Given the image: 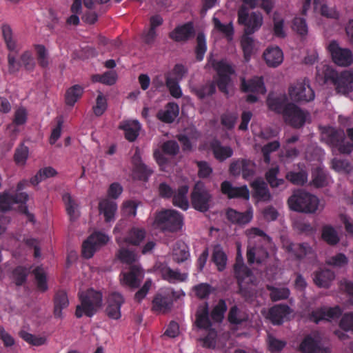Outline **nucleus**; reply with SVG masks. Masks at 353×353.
<instances>
[{
	"mask_svg": "<svg viewBox=\"0 0 353 353\" xmlns=\"http://www.w3.org/2000/svg\"><path fill=\"white\" fill-rule=\"evenodd\" d=\"M285 97L269 96L267 103L269 108L283 114L284 121L294 128H300L310 119V113L292 103H285Z\"/></svg>",
	"mask_w": 353,
	"mask_h": 353,
	"instance_id": "obj_1",
	"label": "nucleus"
},
{
	"mask_svg": "<svg viewBox=\"0 0 353 353\" xmlns=\"http://www.w3.org/2000/svg\"><path fill=\"white\" fill-rule=\"evenodd\" d=\"M288 205L293 211L306 214L321 211L325 207L316 196L303 190H294L288 199Z\"/></svg>",
	"mask_w": 353,
	"mask_h": 353,
	"instance_id": "obj_2",
	"label": "nucleus"
},
{
	"mask_svg": "<svg viewBox=\"0 0 353 353\" xmlns=\"http://www.w3.org/2000/svg\"><path fill=\"white\" fill-rule=\"evenodd\" d=\"M102 294L100 292L90 289L79 293L81 304L77 306L75 315L80 318L83 314L92 316L102 306Z\"/></svg>",
	"mask_w": 353,
	"mask_h": 353,
	"instance_id": "obj_3",
	"label": "nucleus"
},
{
	"mask_svg": "<svg viewBox=\"0 0 353 353\" xmlns=\"http://www.w3.org/2000/svg\"><path fill=\"white\" fill-rule=\"evenodd\" d=\"M154 223L163 230L176 232L182 228L183 217L174 210H164L157 213Z\"/></svg>",
	"mask_w": 353,
	"mask_h": 353,
	"instance_id": "obj_4",
	"label": "nucleus"
},
{
	"mask_svg": "<svg viewBox=\"0 0 353 353\" xmlns=\"http://www.w3.org/2000/svg\"><path fill=\"white\" fill-rule=\"evenodd\" d=\"M212 195L202 182H197L191 192L190 199L192 207L200 212H206L212 202Z\"/></svg>",
	"mask_w": 353,
	"mask_h": 353,
	"instance_id": "obj_5",
	"label": "nucleus"
},
{
	"mask_svg": "<svg viewBox=\"0 0 353 353\" xmlns=\"http://www.w3.org/2000/svg\"><path fill=\"white\" fill-rule=\"evenodd\" d=\"M208 65H211L217 72L219 79L217 85L219 89L225 94L228 95L231 85L230 75L234 72L232 67L225 60L215 61L210 59Z\"/></svg>",
	"mask_w": 353,
	"mask_h": 353,
	"instance_id": "obj_6",
	"label": "nucleus"
},
{
	"mask_svg": "<svg viewBox=\"0 0 353 353\" xmlns=\"http://www.w3.org/2000/svg\"><path fill=\"white\" fill-rule=\"evenodd\" d=\"M288 94L292 101L297 103H307L314 100V92L307 79L297 81L288 90Z\"/></svg>",
	"mask_w": 353,
	"mask_h": 353,
	"instance_id": "obj_7",
	"label": "nucleus"
},
{
	"mask_svg": "<svg viewBox=\"0 0 353 353\" xmlns=\"http://www.w3.org/2000/svg\"><path fill=\"white\" fill-rule=\"evenodd\" d=\"M238 21L245 26V34H251L259 30L263 23V17L259 12L248 13L245 6H241L238 11Z\"/></svg>",
	"mask_w": 353,
	"mask_h": 353,
	"instance_id": "obj_8",
	"label": "nucleus"
},
{
	"mask_svg": "<svg viewBox=\"0 0 353 353\" xmlns=\"http://www.w3.org/2000/svg\"><path fill=\"white\" fill-rule=\"evenodd\" d=\"M17 54H8V72L11 74L19 71L21 66L27 71H33L36 67V60L32 52L29 50L23 51L17 59Z\"/></svg>",
	"mask_w": 353,
	"mask_h": 353,
	"instance_id": "obj_9",
	"label": "nucleus"
},
{
	"mask_svg": "<svg viewBox=\"0 0 353 353\" xmlns=\"http://www.w3.org/2000/svg\"><path fill=\"white\" fill-rule=\"evenodd\" d=\"M28 183V182L26 180L20 181L17 184V192L14 194L9 192L0 193V211L9 210L14 203H25L28 199V195L21 191L27 186Z\"/></svg>",
	"mask_w": 353,
	"mask_h": 353,
	"instance_id": "obj_10",
	"label": "nucleus"
},
{
	"mask_svg": "<svg viewBox=\"0 0 353 353\" xmlns=\"http://www.w3.org/2000/svg\"><path fill=\"white\" fill-rule=\"evenodd\" d=\"M327 80L331 79L335 86L336 91L341 94H347L353 90V73L344 71L340 74L331 71L326 74Z\"/></svg>",
	"mask_w": 353,
	"mask_h": 353,
	"instance_id": "obj_11",
	"label": "nucleus"
},
{
	"mask_svg": "<svg viewBox=\"0 0 353 353\" xmlns=\"http://www.w3.org/2000/svg\"><path fill=\"white\" fill-rule=\"evenodd\" d=\"M333 61L339 66L346 67L353 62L350 50L340 47L336 41H331L327 46Z\"/></svg>",
	"mask_w": 353,
	"mask_h": 353,
	"instance_id": "obj_12",
	"label": "nucleus"
},
{
	"mask_svg": "<svg viewBox=\"0 0 353 353\" xmlns=\"http://www.w3.org/2000/svg\"><path fill=\"white\" fill-rule=\"evenodd\" d=\"M110 238L101 232H94L92 234L82 245V254L87 259L91 258L94 253L101 246L105 245Z\"/></svg>",
	"mask_w": 353,
	"mask_h": 353,
	"instance_id": "obj_13",
	"label": "nucleus"
},
{
	"mask_svg": "<svg viewBox=\"0 0 353 353\" xmlns=\"http://www.w3.org/2000/svg\"><path fill=\"white\" fill-rule=\"evenodd\" d=\"M241 90L245 92H251L247 97V101L250 103L256 102L258 100L257 94H264L266 89L261 77H255L248 81L244 78L241 79Z\"/></svg>",
	"mask_w": 353,
	"mask_h": 353,
	"instance_id": "obj_14",
	"label": "nucleus"
},
{
	"mask_svg": "<svg viewBox=\"0 0 353 353\" xmlns=\"http://www.w3.org/2000/svg\"><path fill=\"white\" fill-rule=\"evenodd\" d=\"M144 278V270L139 265H134L127 272H122L120 281L122 285L134 289L140 286Z\"/></svg>",
	"mask_w": 353,
	"mask_h": 353,
	"instance_id": "obj_15",
	"label": "nucleus"
},
{
	"mask_svg": "<svg viewBox=\"0 0 353 353\" xmlns=\"http://www.w3.org/2000/svg\"><path fill=\"white\" fill-rule=\"evenodd\" d=\"M342 314V310L339 306L334 307H322L314 310L310 315V320L318 323L325 320L330 321L338 319Z\"/></svg>",
	"mask_w": 353,
	"mask_h": 353,
	"instance_id": "obj_16",
	"label": "nucleus"
},
{
	"mask_svg": "<svg viewBox=\"0 0 353 353\" xmlns=\"http://www.w3.org/2000/svg\"><path fill=\"white\" fill-rule=\"evenodd\" d=\"M146 232L143 228L132 227L124 238L116 237V242L119 246L128 243L134 246H139L145 239Z\"/></svg>",
	"mask_w": 353,
	"mask_h": 353,
	"instance_id": "obj_17",
	"label": "nucleus"
},
{
	"mask_svg": "<svg viewBox=\"0 0 353 353\" xmlns=\"http://www.w3.org/2000/svg\"><path fill=\"white\" fill-rule=\"evenodd\" d=\"M221 192L229 199H243L248 200L250 192L246 185L234 186L230 181H225L221 185Z\"/></svg>",
	"mask_w": 353,
	"mask_h": 353,
	"instance_id": "obj_18",
	"label": "nucleus"
},
{
	"mask_svg": "<svg viewBox=\"0 0 353 353\" xmlns=\"http://www.w3.org/2000/svg\"><path fill=\"white\" fill-rule=\"evenodd\" d=\"M124 303L122 295L118 292H113L109 295L108 305L105 310L107 315L112 319H120L121 306Z\"/></svg>",
	"mask_w": 353,
	"mask_h": 353,
	"instance_id": "obj_19",
	"label": "nucleus"
},
{
	"mask_svg": "<svg viewBox=\"0 0 353 353\" xmlns=\"http://www.w3.org/2000/svg\"><path fill=\"white\" fill-rule=\"evenodd\" d=\"M157 270L164 280L172 283L185 281L188 276V273H181L178 270H173L165 264L158 265Z\"/></svg>",
	"mask_w": 353,
	"mask_h": 353,
	"instance_id": "obj_20",
	"label": "nucleus"
},
{
	"mask_svg": "<svg viewBox=\"0 0 353 353\" xmlns=\"http://www.w3.org/2000/svg\"><path fill=\"white\" fill-rule=\"evenodd\" d=\"M1 34L8 54H18L20 51V46L14 35L12 28L7 23H3L1 26Z\"/></svg>",
	"mask_w": 353,
	"mask_h": 353,
	"instance_id": "obj_21",
	"label": "nucleus"
},
{
	"mask_svg": "<svg viewBox=\"0 0 353 353\" xmlns=\"http://www.w3.org/2000/svg\"><path fill=\"white\" fill-rule=\"evenodd\" d=\"M263 57L270 68H276L283 61V53L278 46L268 47L263 53Z\"/></svg>",
	"mask_w": 353,
	"mask_h": 353,
	"instance_id": "obj_22",
	"label": "nucleus"
},
{
	"mask_svg": "<svg viewBox=\"0 0 353 353\" xmlns=\"http://www.w3.org/2000/svg\"><path fill=\"white\" fill-rule=\"evenodd\" d=\"M321 139L326 143L330 147L340 142L341 140L345 137V133L343 130H336L332 127H321Z\"/></svg>",
	"mask_w": 353,
	"mask_h": 353,
	"instance_id": "obj_23",
	"label": "nucleus"
},
{
	"mask_svg": "<svg viewBox=\"0 0 353 353\" xmlns=\"http://www.w3.org/2000/svg\"><path fill=\"white\" fill-rule=\"evenodd\" d=\"M300 350L303 353H331L328 347H323L319 345L318 338L307 336L300 345Z\"/></svg>",
	"mask_w": 353,
	"mask_h": 353,
	"instance_id": "obj_24",
	"label": "nucleus"
},
{
	"mask_svg": "<svg viewBox=\"0 0 353 353\" xmlns=\"http://www.w3.org/2000/svg\"><path fill=\"white\" fill-rule=\"evenodd\" d=\"M288 250L294 253L298 259L307 258L308 259H316V253L313 248L306 243L292 244L288 248Z\"/></svg>",
	"mask_w": 353,
	"mask_h": 353,
	"instance_id": "obj_25",
	"label": "nucleus"
},
{
	"mask_svg": "<svg viewBox=\"0 0 353 353\" xmlns=\"http://www.w3.org/2000/svg\"><path fill=\"white\" fill-rule=\"evenodd\" d=\"M269 256L265 249L260 245H249L247 250V259L250 263H263Z\"/></svg>",
	"mask_w": 353,
	"mask_h": 353,
	"instance_id": "obj_26",
	"label": "nucleus"
},
{
	"mask_svg": "<svg viewBox=\"0 0 353 353\" xmlns=\"http://www.w3.org/2000/svg\"><path fill=\"white\" fill-rule=\"evenodd\" d=\"M99 210L100 214L103 216L105 222H112L115 219L117 205L113 201L103 199L99 203Z\"/></svg>",
	"mask_w": 353,
	"mask_h": 353,
	"instance_id": "obj_27",
	"label": "nucleus"
},
{
	"mask_svg": "<svg viewBox=\"0 0 353 353\" xmlns=\"http://www.w3.org/2000/svg\"><path fill=\"white\" fill-rule=\"evenodd\" d=\"M227 219L232 223L244 225L248 223L253 217V211L251 208L245 212H240L230 208L226 211Z\"/></svg>",
	"mask_w": 353,
	"mask_h": 353,
	"instance_id": "obj_28",
	"label": "nucleus"
},
{
	"mask_svg": "<svg viewBox=\"0 0 353 353\" xmlns=\"http://www.w3.org/2000/svg\"><path fill=\"white\" fill-rule=\"evenodd\" d=\"M179 112V105L174 103H168L163 110H161L157 113V117L164 123H172L178 117Z\"/></svg>",
	"mask_w": 353,
	"mask_h": 353,
	"instance_id": "obj_29",
	"label": "nucleus"
},
{
	"mask_svg": "<svg viewBox=\"0 0 353 353\" xmlns=\"http://www.w3.org/2000/svg\"><path fill=\"white\" fill-rule=\"evenodd\" d=\"M195 325L202 329H208L211 326V322L209 319V310L207 303L200 305L195 314Z\"/></svg>",
	"mask_w": 353,
	"mask_h": 353,
	"instance_id": "obj_30",
	"label": "nucleus"
},
{
	"mask_svg": "<svg viewBox=\"0 0 353 353\" xmlns=\"http://www.w3.org/2000/svg\"><path fill=\"white\" fill-rule=\"evenodd\" d=\"M243 266L244 268H241V266L237 268L236 264H234V269L236 276L239 281L240 291L243 296H246L245 290L243 287V283H248L249 282H252V274L251 271L244 264V263H243Z\"/></svg>",
	"mask_w": 353,
	"mask_h": 353,
	"instance_id": "obj_31",
	"label": "nucleus"
},
{
	"mask_svg": "<svg viewBox=\"0 0 353 353\" xmlns=\"http://www.w3.org/2000/svg\"><path fill=\"white\" fill-rule=\"evenodd\" d=\"M119 128L125 131V137L129 141H134L141 130L140 123L137 120L124 121Z\"/></svg>",
	"mask_w": 353,
	"mask_h": 353,
	"instance_id": "obj_32",
	"label": "nucleus"
},
{
	"mask_svg": "<svg viewBox=\"0 0 353 353\" xmlns=\"http://www.w3.org/2000/svg\"><path fill=\"white\" fill-rule=\"evenodd\" d=\"M193 32L192 24L186 23L176 27L170 33V37L176 41H185L192 36Z\"/></svg>",
	"mask_w": 353,
	"mask_h": 353,
	"instance_id": "obj_33",
	"label": "nucleus"
},
{
	"mask_svg": "<svg viewBox=\"0 0 353 353\" xmlns=\"http://www.w3.org/2000/svg\"><path fill=\"white\" fill-rule=\"evenodd\" d=\"M290 308L287 305H279L272 307L269 311V319L272 323L281 324L283 319L290 314Z\"/></svg>",
	"mask_w": 353,
	"mask_h": 353,
	"instance_id": "obj_34",
	"label": "nucleus"
},
{
	"mask_svg": "<svg viewBox=\"0 0 353 353\" xmlns=\"http://www.w3.org/2000/svg\"><path fill=\"white\" fill-rule=\"evenodd\" d=\"M210 145L214 157L220 161H225L233 154V150L230 147L222 145L219 141H213Z\"/></svg>",
	"mask_w": 353,
	"mask_h": 353,
	"instance_id": "obj_35",
	"label": "nucleus"
},
{
	"mask_svg": "<svg viewBox=\"0 0 353 353\" xmlns=\"http://www.w3.org/2000/svg\"><path fill=\"white\" fill-rule=\"evenodd\" d=\"M334 279V274L330 270H322L315 272L314 275V283L320 288H328Z\"/></svg>",
	"mask_w": 353,
	"mask_h": 353,
	"instance_id": "obj_36",
	"label": "nucleus"
},
{
	"mask_svg": "<svg viewBox=\"0 0 353 353\" xmlns=\"http://www.w3.org/2000/svg\"><path fill=\"white\" fill-rule=\"evenodd\" d=\"M116 257L122 263L130 265L139 259L138 254L132 250L125 248L124 244L119 246Z\"/></svg>",
	"mask_w": 353,
	"mask_h": 353,
	"instance_id": "obj_37",
	"label": "nucleus"
},
{
	"mask_svg": "<svg viewBox=\"0 0 353 353\" xmlns=\"http://www.w3.org/2000/svg\"><path fill=\"white\" fill-rule=\"evenodd\" d=\"M188 192V187L187 185L180 187L177 192L173 194V204L183 210H188L189 208V202L187 198Z\"/></svg>",
	"mask_w": 353,
	"mask_h": 353,
	"instance_id": "obj_38",
	"label": "nucleus"
},
{
	"mask_svg": "<svg viewBox=\"0 0 353 353\" xmlns=\"http://www.w3.org/2000/svg\"><path fill=\"white\" fill-rule=\"evenodd\" d=\"M63 200L70 220L77 219L79 216V204L77 201L69 193H65L63 195Z\"/></svg>",
	"mask_w": 353,
	"mask_h": 353,
	"instance_id": "obj_39",
	"label": "nucleus"
},
{
	"mask_svg": "<svg viewBox=\"0 0 353 353\" xmlns=\"http://www.w3.org/2000/svg\"><path fill=\"white\" fill-rule=\"evenodd\" d=\"M172 305V301L161 294H158L152 301V309L157 312H165L169 310Z\"/></svg>",
	"mask_w": 353,
	"mask_h": 353,
	"instance_id": "obj_40",
	"label": "nucleus"
},
{
	"mask_svg": "<svg viewBox=\"0 0 353 353\" xmlns=\"http://www.w3.org/2000/svg\"><path fill=\"white\" fill-rule=\"evenodd\" d=\"M37 61L41 68H48L50 64V55L48 49L43 44H34Z\"/></svg>",
	"mask_w": 353,
	"mask_h": 353,
	"instance_id": "obj_41",
	"label": "nucleus"
},
{
	"mask_svg": "<svg viewBox=\"0 0 353 353\" xmlns=\"http://www.w3.org/2000/svg\"><path fill=\"white\" fill-rule=\"evenodd\" d=\"M252 186L254 189L255 196L259 199L264 201H268L271 199V194L265 182L256 180L252 183Z\"/></svg>",
	"mask_w": 353,
	"mask_h": 353,
	"instance_id": "obj_42",
	"label": "nucleus"
},
{
	"mask_svg": "<svg viewBox=\"0 0 353 353\" xmlns=\"http://www.w3.org/2000/svg\"><path fill=\"white\" fill-rule=\"evenodd\" d=\"M321 237L324 241L330 245H336L340 241L337 231L329 225L323 227Z\"/></svg>",
	"mask_w": 353,
	"mask_h": 353,
	"instance_id": "obj_43",
	"label": "nucleus"
},
{
	"mask_svg": "<svg viewBox=\"0 0 353 353\" xmlns=\"http://www.w3.org/2000/svg\"><path fill=\"white\" fill-rule=\"evenodd\" d=\"M172 257L177 263H181L187 260L189 257L187 245L183 242H177L173 248Z\"/></svg>",
	"mask_w": 353,
	"mask_h": 353,
	"instance_id": "obj_44",
	"label": "nucleus"
},
{
	"mask_svg": "<svg viewBox=\"0 0 353 353\" xmlns=\"http://www.w3.org/2000/svg\"><path fill=\"white\" fill-rule=\"evenodd\" d=\"M273 33L276 37L284 38L286 37V28L283 17L277 12L273 14Z\"/></svg>",
	"mask_w": 353,
	"mask_h": 353,
	"instance_id": "obj_45",
	"label": "nucleus"
},
{
	"mask_svg": "<svg viewBox=\"0 0 353 353\" xmlns=\"http://www.w3.org/2000/svg\"><path fill=\"white\" fill-rule=\"evenodd\" d=\"M57 174V171L53 168L46 167L40 169L38 172L30 179V183L32 185H37L46 179L54 176Z\"/></svg>",
	"mask_w": 353,
	"mask_h": 353,
	"instance_id": "obj_46",
	"label": "nucleus"
},
{
	"mask_svg": "<svg viewBox=\"0 0 353 353\" xmlns=\"http://www.w3.org/2000/svg\"><path fill=\"white\" fill-rule=\"evenodd\" d=\"M212 259L219 271L225 269L227 263V256L221 245H216L214 247Z\"/></svg>",
	"mask_w": 353,
	"mask_h": 353,
	"instance_id": "obj_47",
	"label": "nucleus"
},
{
	"mask_svg": "<svg viewBox=\"0 0 353 353\" xmlns=\"http://www.w3.org/2000/svg\"><path fill=\"white\" fill-rule=\"evenodd\" d=\"M69 304L67 294L65 292H59L54 299V315L57 317H61L62 310L67 307Z\"/></svg>",
	"mask_w": 353,
	"mask_h": 353,
	"instance_id": "obj_48",
	"label": "nucleus"
},
{
	"mask_svg": "<svg viewBox=\"0 0 353 353\" xmlns=\"http://www.w3.org/2000/svg\"><path fill=\"white\" fill-rule=\"evenodd\" d=\"M247 236L250 241L256 242V241H261L263 245H266L270 243L271 239L265 234V233L256 228H252L246 231Z\"/></svg>",
	"mask_w": 353,
	"mask_h": 353,
	"instance_id": "obj_49",
	"label": "nucleus"
},
{
	"mask_svg": "<svg viewBox=\"0 0 353 353\" xmlns=\"http://www.w3.org/2000/svg\"><path fill=\"white\" fill-rule=\"evenodd\" d=\"M83 94V88L79 85H75L70 88L65 93L66 104L73 106L74 103L81 98Z\"/></svg>",
	"mask_w": 353,
	"mask_h": 353,
	"instance_id": "obj_50",
	"label": "nucleus"
},
{
	"mask_svg": "<svg viewBox=\"0 0 353 353\" xmlns=\"http://www.w3.org/2000/svg\"><path fill=\"white\" fill-rule=\"evenodd\" d=\"M331 168L337 172L350 173L353 167L349 161L345 159L334 158L331 161Z\"/></svg>",
	"mask_w": 353,
	"mask_h": 353,
	"instance_id": "obj_51",
	"label": "nucleus"
},
{
	"mask_svg": "<svg viewBox=\"0 0 353 353\" xmlns=\"http://www.w3.org/2000/svg\"><path fill=\"white\" fill-rule=\"evenodd\" d=\"M117 79V73L114 71H108L103 74H95L92 77L94 82H101L105 85H113Z\"/></svg>",
	"mask_w": 353,
	"mask_h": 353,
	"instance_id": "obj_52",
	"label": "nucleus"
},
{
	"mask_svg": "<svg viewBox=\"0 0 353 353\" xmlns=\"http://www.w3.org/2000/svg\"><path fill=\"white\" fill-rule=\"evenodd\" d=\"M329 179L327 174L321 168L312 172V183L316 187H323L328 184Z\"/></svg>",
	"mask_w": 353,
	"mask_h": 353,
	"instance_id": "obj_53",
	"label": "nucleus"
},
{
	"mask_svg": "<svg viewBox=\"0 0 353 353\" xmlns=\"http://www.w3.org/2000/svg\"><path fill=\"white\" fill-rule=\"evenodd\" d=\"M268 289L270 291V295L272 300L274 301L287 299L290 295V290L287 288L268 286Z\"/></svg>",
	"mask_w": 353,
	"mask_h": 353,
	"instance_id": "obj_54",
	"label": "nucleus"
},
{
	"mask_svg": "<svg viewBox=\"0 0 353 353\" xmlns=\"http://www.w3.org/2000/svg\"><path fill=\"white\" fill-rule=\"evenodd\" d=\"M241 47L243 50L245 59L248 61L254 49V40L248 34L243 36L241 39Z\"/></svg>",
	"mask_w": 353,
	"mask_h": 353,
	"instance_id": "obj_55",
	"label": "nucleus"
},
{
	"mask_svg": "<svg viewBox=\"0 0 353 353\" xmlns=\"http://www.w3.org/2000/svg\"><path fill=\"white\" fill-rule=\"evenodd\" d=\"M212 21L214 29L223 33L228 38V39L231 40L233 34V28L232 24H223L215 17H213Z\"/></svg>",
	"mask_w": 353,
	"mask_h": 353,
	"instance_id": "obj_56",
	"label": "nucleus"
},
{
	"mask_svg": "<svg viewBox=\"0 0 353 353\" xmlns=\"http://www.w3.org/2000/svg\"><path fill=\"white\" fill-rule=\"evenodd\" d=\"M19 334L25 341L33 345H43L46 341L45 337L35 336L24 330L21 331Z\"/></svg>",
	"mask_w": 353,
	"mask_h": 353,
	"instance_id": "obj_57",
	"label": "nucleus"
},
{
	"mask_svg": "<svg viewBox=\"0 0 353 353\" xmlns=\"http://www.w3.org/2000/svg\"><path fill=\"white\" fill-rule=\"evenodd\" d=\"M286 178L296 185H303L307 180V174L301 170L299 172H290L287 174Z\"/></svg>",
	"mask_w": 353,
	"mask_h": 353,
	"instance_id": "obj_58",
	"label": "nucleus"
},
{
	"mask_svg": "<svg viewBox=\"0 0 353 353\" xmlns=\"http://www.w3.org/2000/svg\"><path fill=\"white\" fill-rule=\"evenodd\" d=\"M348 261V258L344 254L339 253L329 257L326 260V263L329 265L341 268L346 265Z\"/></svg>",
	"mask_w": 353,
	"mask_h": 353,
	"instance_id": "obj_59",
	"label": "nucleus"
},
{
	"mask_svg": "<svg viewBox=\"0 0 353 353\" xmlns=\"http://www.w3.org/2000/svg\"><path fill=\"white\" fill-rule=\"evenodd\" d=\"M226 310L227 306L225 301L220 300L212 312L211 316L212 319L214 321L221 322L224 317Z\"/></svg>",
	"mask_w": 353,
	"mask_h": 353,
	"instance_id": "obj_60",
	"label": "nucleus"
},
{
	"mask_svg": "<svg viewBox=\"0 0 353 353\" xmlns=\"http://www.w3.org/2000/svg\"><path fill=\"white\" fill-rule=\"evenodd\" d=\"M29 154V150L27 146L21 145L19 147L14 154V160L18 165H24Z\"/></svg>",
	"mask_w": 353,
	"mask_h": 353,
	"instance_id": "obj_61",
	"label": "nucleus"
},
{
	"mask_svg": "<svg viewBox=\"0 0 353 353\" xmlns=\"http://www.w3.org/2000/svg\"><path fill=\"white\" fill-rule=\"evenodd\" d=\"M34 274L35 276V279L37 283L38 288L41 291H45L47 290V283H46V274L45 270L41 268L38 267L34 270Z\"/></svg>",
	"mask_w": 353,
	"mask_h": 353,
	"instance_id": "obj_62",
	"label": "nucleus"
},
{
	"mask_svg": "<svg viewBox=\"0 0 353 353\" xmlns=\"http://www.w3.org/2000/svg\"><path fill=\"white\" fill-rule=\"evenodd\" d=\"M292 29L298 34L305 36L307 34L308 28L305 19L302 17H295L292 21Z\"/></svg>",
	"mask_w": 353,
	"mask_h": 353,
	"instance_id": "obj_63",
	"label": "nucleus"
},
{
	"mask_svg": "<svg viewBox=\"0 0 353 353\" xmlns=\"http://www.w3.org/2000/svg\"><path fill=\"white\" fill-rule=\"evenodd\" d=\"M339 325L343 331L353 333V312L345 314L340 321Z\"/></svg>",
	"mask_w": 353,
	"mask_h": 353,
	"instance_id": "obj_64",
	"label": "nucleus"
}]
</instances>
